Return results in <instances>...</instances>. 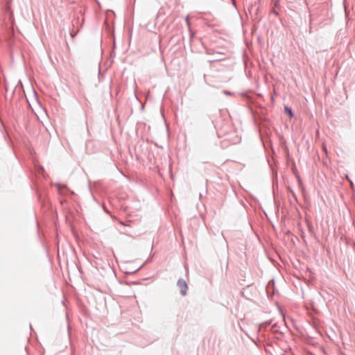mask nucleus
Here are the masks:
<instances>
[{
  "label": "nucleus",
  "instance_id": "1",
  "mask_svg": "<svg viewBox=\"0 0 355 355\" xmlns=\"http://www.w3.org/2000/svg\"><path fill=\"white\" fill-rule=\"evenodd\" d=\"M178 286L180 288V293L182 295H185L187 290V284L186 282L182 279L178 281Z\"/></svg>",
  "mask_w": 355,
  "mask_h": 355
},
{
  "label": "nucleus",
  "instance_id": "2",
  "mask_svg": "<svg viewBox=\"0 0 355 355\" xmlns=\"http://www.w3.org/2000/svg\"><path fill=\"white\" fill-rule=\"evenodd\" d=\"M284 111L290 117H293V111H292V110L290 107H284Z\"/></svg>",
  "mask_w": 355,
  "mask_h": 355
},
{
  "label": "nucleus",
  "instance_id": "3",
  "mask_svg": "<svg viewBox=\"0 0 355 355\" xmlns=\"http://www.w3.org/2000/svg\"><path fill=\"white\" fill-rule=\"evenodd\" d=\"M224 93L227 95H230L231 93L229 91H224Z\"/></svg>",
  "mask_w": 355,
  "mask_h": 355
},
{
  "label": "nucleus",
  "instance_id": "4",
  "mask_svg": "<svg viewBox=\"0 0 355 355\" xmlns=\"http://www.w3.org/2000/svg\"><path fill=\"white\" fill-rule=\"evenodd\" d=\"M347 180L350 182L351 185L352 186V182L349 179L348 176L346 177Z\"/></svg>",
  "mask_w": 355,
  "mask_h": 355
}]
</instances>
